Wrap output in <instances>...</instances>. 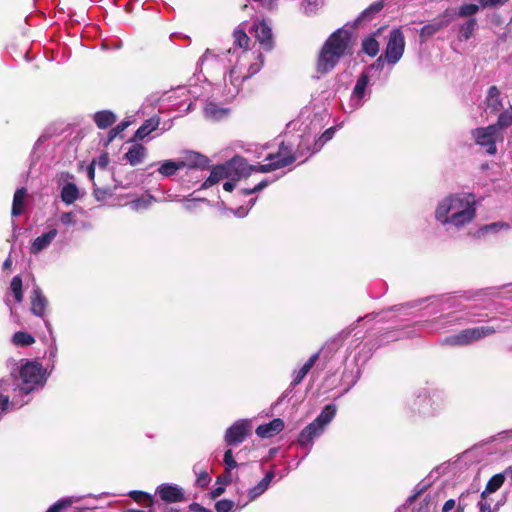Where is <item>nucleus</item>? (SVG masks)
<instances>
[{"instance_id": "obj_24", "label": "nucleus", "mask_w": 512, "mask_h": 512, "mask_svg": "<svg viewBox=\"0 0 512 512\" xmlns=\"http://www.w3.org/2000/svg\"><path fill=\"white\" fill-rule=\"evenodd\" d=\"M273 478L274 472H267L264 478L257 485L248 490V501H253L257 497L262 495L268 489Z\"/></svg>"}, {"instance_id": "obj_60", "label": "nucleus", "mask_w": 512, "mask_h": 512, "mask_svg": "<svg viewBox=\"0 0 512 512\" xmlns=\"http://www.w3.org/2000/svg\"><path fill=\"white\" fill-rule=\"evenodd\" d=\"M248 214V209L245 207H239L234 210V215L239 218H243Z\"/></svg>"}, {"instance_id": "obj_33", "label": "nucleus", "mask_w": 512, "mask_h": 512, "mask_svg": "<svg viewBox=\"0 0 512 512\" xmlns=\"http://www.w3.org/2000/svg\"><path fill=\"white\" fill-rule=\"evenodd\" d=\"M79 197V190L74 183H67L61 190V199L65 204L74 203Z\"/></svg>"}, {"instance_id": "obj_20", "label": "nucleus", "mask_w": 512, "mask_h": 512, "mask_svg": "<svg viewBox=\"0 0 512 512\" xmlns=\"http://www.w3.org/2000/svg\"><path fill=\"white\" fill-rule=\"evenodd\" d=\"M47 306V299L39 287H35L31 295V311L38 317H43Z\"/></svg>"}, {"instance_id": "obj_51", "label": "nucleus", "mask_w": 512, "mask_h": 512, "mask_svg": "<svg viewBox=\"0 0 512 512\" xmlns=\"http://www.w3.org/2000/svg\"><path fill=\"white\" fill-rule=\"evenodd\" d=\"M224 463H225L227 471H231V470L235 469L238 466L237 462L235 461V459L233 457V452H232L231 449H228L225 452V454H224Z\"/></svg>"}, {"instance_id": "obj_53", "label": "nucleus", "mask_w": 512, "mask_h": 512, "mask_svg": "<svg viewBox=\"0 0 512 512\" xmlns=\"http://www.w3.org/2000/svg\"><path fill=\"white\" fill-rule=\"evenodd\" d=\"M60 222L63 225L69 226L76 223V217L73 212H64L60 215Z\"/></svg>"}, {"instance_id": "obj_38", "label": "nucleus", "mask_w": 512, "mask_h": 512, "mask_svg": "<svg viewBox=\"0 0 512 512\" xmlns=\"http://www.w3.org/2000/svg\"><path fill=\"white\" fill-rule=\"evenodd\" d=\"M179 170H182L178 160H166L162 162L158 168V172L164 177L175 175Z\"/></svg>"}, {"instance_id": "obj_11", "label": "nucleus", "mask_w": 512, "mask_h": 512, "mask_svg": "<svg viewBox=\"0 0 512 512\" xmlns=\"http://www.w3.org/2000/svg\"><path fill=\"white\" fill-rule=\"evenodd\" d=\"M211 87V83H208L206 81H204L202 85L190 83L189 86L178 87L174 91V94L176 95L175 97L177 98L189 96L188 100H191L192 98L198 99L207 96L211 90Z\"/></svg>"}, {"instance_id": "obj_22", "label": "nucleus", "mask_w": 512, "mask_h": 512, "mask_svg": "<svg viewBox=\"0 0 512 512\" xmlns=\"http://www.w3.org/2000/svg\"><path fill=\"white\" fill-rule=\"evenodd\" d=\"M508 472L498 473L492 476L486 484L484 491L480 494L478 501H490L488 495L496 492L504 483L505 475Z\"/></svg>"}, {"instance_id": "obj_41", "label": "nucleus", "mask_w": 512, "mask_h": 512, "mask_svg": "<svg viewBox=\"0 0 512 512\" xmlns=\"http://www.w3.org/2000/svg\"><path fill=\"white\" fill-rule=\"evenodd\" d=\"M155 198L152 195L146 194L141 197L131 201L129 206L134 211H139L143 209H147L153 202Z\"/></svg>"}, {"instance_id": "obj_40", "label": "nucleus", "mask_w": 512, "mask_h": 512, "mask_svg": "<svg viewBox=\"0 0 512 512\" xmlns=\"http://www.w3.org/2000/svg\"><path fill=\"white\" fill-rule=\"evenodd\" d=\"M477 27V21L475 18H471L469 20H467L465 23H463L461 26H460V29H459V39L461 40H469L475 29Z\"/></svg>"}, {"instance_id": "obj_58", "label": "nucleus", "mask_w": 512, "mask_h": 512, "mask_svg": "<svg viewBox=\"0 0 512 512\" xmlns=\"http://www.w3.org/2000/svg\"><path fill=\"white\" fill-rule=\"evenodd\" d=\"M456 506V502L454 499H449L447 500L443 507H442V512H450L452 509H454Z\"/></svg>"}, {"instance_id": "obj_37", "label": "nucleus", "mask_w": 512, "mask_h": 512, "mask_svg": "<svg viewBox=\"0 0 512 512\" xmlns=\"http://www.w3.org/2000/svg\"><path fill=\"white\" fill-rule=\"evenodd\" d=\"M457 319L458 318L455 315L447 314L437 319H434L431 322H426V325L431 326L432 331H439L441 329L446 328L449 325H452Z\"/></svg>"}, {"instance_id": "obj_3", "label": "nucleus", "mask_w": 512, "mask_h": 512, "mask_svg": "<svg viewBox=\"0 0 512 512\" xmlns=\"http://www.w3.org/2000/svg\"><path fill=\"white\" fill-rule=\"evenodd\" d=\"M227 54L231 68L229 74L224 76L223 96L226 100H232L238 95L243 81L260 71L263 56L250 50L238 52L237 48H230Z\"/></svg>"}, {"instance_id": "obj_63", "label": "nucleus", "mask_w": 512, "mask_h": 512, "mask_svg": "<svg viewBox=\"0 0 512 512\" xmlns=\"http://www.w3.org/2000/svg\"><path fill=\"white\" fill-rule=\"evenodd\" d=\"M87 175H88V178L90 180H93L94 179V176H95V166L94 164H90L87 168Z\"/></svg>"}, {"instance_id": "obj_15", "label": "nucleus", "mask_w": 512, "mask_h": 512, "mask_svg": "<svg viewBox=\"0 0 512 512\" xmlns=\"http://www.w3.org/2000/svg\"><path fill=\"white\" fill-rule=\"evenodd\" d=\"M326 142L319 136L316 138L311 134H305L299 141V152L300 155L310 156L319 152Z\"/></svg>"}, {"instance_id": "obj_1", "label": "nucleus", "mask_w": 512, "mask_h": 512, "mask_svg": "<svg viewBox=\"0 0 512 512\" xmlns=\"http://www.w3.org/2000/svg\"><path fill=\"white\" fill-rule=\"evenodd\" d=\"M12 380L0 381V415L21 408L29 402L28 395L46 382V371L36 361L22 363Z\"/></svg>"}, {"instance_id": "obj_52", "label": "nucleus", "mask_w": 512, "mask_h": 512, "mask_svg": "<svg viewBox=\"0 0 512 512\" xmlns=\"http://www.w3.org/2000/svg\"><path fill=\"white\" fill-rule=\"evenodd\" d=\"M234 507V502L231 500L223 499L215 504L217 512H230Z\"/></svg>"}, {"instance_id": "obj_21", "label": "nucleus", "mask_w": 512, "mask_h": 512, "mask_svg": "<svg viewBox=\"0 0 512 512\" xmlns=\"http://www.w3.org/2000/svg\"><path fill=\"white\" fill-rule=\"evenodd\" d=\"M384 7L383 1H377L371 4L368 8L361 12V14L354 20L353 26H362L371 21L376 14H378Z\"/></svg>"}, {"instance_id": "obj_54", "label": "nucleus", "mask_w": 512, "mask_h": 512, "mask_svg": "<svg viewBox=\"0 0 512 512\" xmlns=\"http://www.w3.org/2000/svg\"><path fill=\"white\" fill-rule=\"evenodd\" d=\"M92 164H94L95 167L98 166L101 169H105L109 164V157L106 153H103L97 159H94Z\"/></svg>"}, {"instance_id": "obj_23", "label": "nucleus", "mask_w": 512, "mask_h": 512, "mask_svg": "<svg viewBox=\"0 0 512 512\" xmlns=\"http://www.w3.org/2000/svg\"><path fill=\"white\" fill-rule=\"evenodd\" d=\"M503 107L500 91L496 86H491L486 96V111L497 113Z\"/></svg>"}, {"instance_id": "obj_14", "label": "nucleus", "mask_w": 512, "mask_h": 512, "mask_svg": "<svg viewBox=\"0 0 512 512\" xmlns=\"http://www.w3.org/2000/svg\"><path fill=\"white\" fill-rule=\"evenodd\" d=\"M181 169L187 168V169H193V168H200L204 169L209 164V159L194 151H186L183 153V155L177 159Z\"/></svg>"}, {"instance_id": "obj_13", "label": "nucleus", "mask_w": 512, "mask_h": 512, "mask_svg": "<svg viewBox=\"0 0 512 512\" xmlns=\"http://www.w3.org/2000/svg\"><path fill=\"white\" fill-rule=\"evenodd\" d=\"M58 235V230L55 227H51L48 231L42 233L31 241L29 246V252L32 255H38L42 251L46 250Z\"/></svg>"}, {"instance_id": "obj_30", "label": "nucleus", "mask_w": 512, "mask_h": 512, "mask_svg": "<svg viewBox=\"0 0 512 512\" xmlns=\"http://www.w3.org/2000/svg\"><path fill=\"white\" fill-rule=\"evenodd\" d=\"M146 155V149L139 144L133 145L125 154V158L131 165L140 164Z\"/></svg>"}, {"instance_id": "obj_39", "label": "nucleus", "mask_w": 512, "mask_h": 512, "mask_svg": "<svg viewBox=\"0 0 512 512\" xmlns=\"http://www.w3.org/2000/svg\"><path fill=\"white\" fill-rule=\"evenodd\" d=\"M12 343L15 346L26 347L35 343V338L24 331H18L12 336Z\"/></svg>"}, {"instance_id": "obj_29", "label": "nucleus", "mask_w": 512, "mask_h": 512, "mask_svg": "<svg viewBox=\"0 0 512 512\" xmlns=\"http://www.w3.org/2000/svg\"><path fill=\"white\" fill-rule=\"evenodd\" d=\"M93 119L98 128L105 129L116 121V116L109 110H103L96 112Z\"/></svg>"}, {"instance_id": "obj_35", "label": "nucleus", "mask_w": 512, "mask_h": 512, "mask_svg": "<svg viewBox=\"0 0 512 512\" xmlns=\"http://www.w3.org/2000/svg\"><path fill=\"white\" fill-rule=\"evenodd\" d=\"M159 125V120L156 118H150L146 120L136 131L135 138L138 140L144 139L152 131H154Z\"/></svg>"}, {"instance_id": "obj_61", "label": "nucleus", "mask_w": 512, "mask_h": 512, "mask_svg": "<svg viewBox=\"0 0 512 512\" xmlns=\"http://www.w3.org/2000/svg\"><path fill=\"white\" fill-rule=\"evenodd\" d=\"M190 510L193 511V512H208L207 509L205 507H203L202 505L198 504V503H192L190 506H189Z\"/></svg>"}, {"instance_id": "obj_2", "label": "nucleus", "mask_w": 512, "mask_h": 512, "mask_svg": "<svg viewBox=\"0 0 512 512\" xmlns=\"http://www.w3.org/2000/svg\"><path fill=\"white\" fill-rule=\"evenodd\" d=\"M476 216V199L471 193H454L442 198L436 205L434 217L446 230H460Z\"/></svg>"}, {"instance_id": "obj_26", "label": "nucleus", "mask_w": 512, "mask_h": 512, "mask_svg": "<svg viewBox=\"0 0 512 512\" xmlns=\"http://www.w3.org/2000/svg\"><path fill=\"white\" fill-rule=\"evenodd\" d=\"M228 114V109L219 107L213 102H207L204 107V116L208 120L217 121L223 119Z\"/></svg>"}, {"instance_id": "obj_16", "label": "nucleus", "mask_w": 512, "mask_h": 512, "mask_svg": "<svg viewBox=\"0 0 512 512\" xmlns=\"http://www.w3.org/2000/svg\"><path fill=\"white\" fill-rule=\"evenodd\" d=\"M413 409L424 416H432L441 409V404L430 396H419L413 403Z\"/></svg>"}, {"instance_id": "obj_5", "label": "nucleus", "mask_w": 512, "mask_h": 512, "mask_svg": "<svg viewBox=\"0 0 512 512\" xmlns=\"http://www.w3.org/2000/svg\"><path fill=\"white\" fill-rule=\"evenodd\" d=\"M249 167L243 158L234 157L223 164L214 166L201 188H209L223 179L239 180L241 177L248 176L253 172Z\"/></svg>"}, {"instance_id": "obj_9", "label": "nucleus", "mask_w": 512, "mask_h": 512, "mask_svg": "<svg viewBox=\"0 0 512 512\" xmlns=\"http://www.w3.org/2000/svg\"><path fill=\"white\" fill-rule=\"evenodd\" d=\"M405 49L404 34L399 28H395L390 32L388 43L385 50V60L395 65L403 56Z\"/></svg>"}, {"instance_id": "obj_19", "label": "nucleus", "mask_w": 512, "mask_h": 512, "mask_svg": "<svg viewBox=\"0 0 512 512\" xmlns=\"http://www.w3.org/2000/svg\"><path fill=\"white\" fill-rule=\"evenodd\" d=\"M284 428V422L280 418L273 419L269 423L260 425L256 429V434L261 438H270L280 433Z\"/></svg>"}, {"instance_id": "obj_46", "label": "nucleus", "mask_w": 512, "mask_h": 512, "mask_svg": "<svg viewBox=\"0 0 512 512\" xmlns=\"http://www.w3.org/2000/svg\"><path fill=\"white\" fill-rule=\"evenodd\" d=\"M498 126V130L500 131L503 128L509 127L512 125V106L506 109L504 112L500 113L498 117V121L495 124Z\"/></svg>"}, {"instance_id": "obj_56", "label": "nucleus", "mask_w": 512, "mask_h": 512, "mask_svg": "<svg viewBox=\"0 0 512 512\" xmlns=\"http://www.w3.org/2000/svg\"><path fill=\"white\" fill-rule=\"evenodd\" d=\"M210 481V477L206 471L201 472L197 477V484L201 487H205Z\"/></svg>"}, {"instance_id": "obj_43", "label": "nucleus", "mask_w": 512, "mask_h": 512, "mask_svg": "<svg viewBox=\"0 0 512 512\" xmlns=\"http://www.w3.org/2000/svg\"><path fill=\"white\" fill-rule=\"evenodd\" d=\"M233 37L235 43V46L233 48H237L238 52H240L241 50H248L247 48L250 39L243 30L236 29L233 33Z\"/></svg>"}, {"instance_id": "obj_7", "label": "nucleus", "mask_w": 512, "mask_h": 512, "mask_svg": "<svg viewBox=\"0 0 512 512\" xmlns=\"http://www.w3.org/2000/svg\"><path fill=\"white\" fill-rule=\"evenodd\" d=\"M472 137L476 144L486 149L490 155L497 153L496 140L500 136V131L497 125H489L487 127H480L473 129Z\"/></svg>"}, {"instance_id": "obj_32", "label": "nucleus", "mask_w": 512, "mask_h": 512, "mask_svg": "<svg viewBox=\"0 0 512 512\" xmlns=\"http://www.w3.org/2000/svg\"><path fill=\"white\" fill-rule=\"evenodd\" d=\"M335 414L336 406L333 404L326 405L313 422L317 423L321 428L325 429V427L335 417Z\"/></svg>"}, {"instance_id": "obj_44", "label": "nucleus", "mask_w": 512, "mask_h": 512, "mask_svg": "<svg viewBox=\"0 0 512 512\" xmlns=\"http://www.w3.org/2000/svg\"><path fill=\"white\" fill-rule=\"evenodd\" d=\"M474 498H477V494L475 491L468 490V491L462 493L459 497L456 512H464V510L473 501Z\"/></svg>"}, {"instance_id": "obj_8", "label": "nucleus", "mask_w": 512, "mask_h": 512, "mask_svg": "<svg viewBox=\"0 0 512 512\" xmlns=\"http://www.w3.org/2000/svg\"><path fill=\"white\" fill-rule=\"evenodd\" d=\"M368 84L369 75L366 72H363L356 81L349 101L346 105H343V110L346 113H352L363 106L365 97L369 94L367 91Z\"/></svg>"}, {"instance_id": "obj_42", "label": "nucleus", "mask_w": 512, "mask_h": 512, "mask_svg": "<svg viewBox=\"0 0 512 512\" xmlns=\"http://www.w3.org/2000/svg\"><path fill=\"white\" fill-rule=\"evenodd\" d=\"M23 284L20 276H14L11 280L9 290L13 294L16 302L23 301Z\"/></svg>"}, {"instance_id": "obj_10", "label": "nucleus", "mask_w": 512, "mask_h": 512, "mask_svg": "<svg viewBox=\"0 0 512 512\" xmlns=\"http://www.w3.org/2000/svg\"><path fill=\"white\" fill-rule=\"evenodd\" d=\"M250 430V421L245 419L238 420L226 430L225 442L227 445L240 444L246 439Z\"/></svg>"}, {"instance_id": "obj_45", "label": "nucleus", "mask_w": 512, "mask_h": 512, "mask_svg": "<svg viewBox=\"0 0 512 512\" xmlns=\"http://www.w3.org/2000/svg\"><path fill=\"white\" fill-rule=\"evenodd\" d=\"M511 228V225L506 222H494L487 224L483 226L480 229L481 234H487V233H498L502 230H509Z\"/></svg>"}, {"instance_id": "obj_64", "label": "nucleus", "mask_w": 512, "mask_h": 512, "mask_svg": "<svg viewBox=\"0 0 512 512\" xmlns=\"http://www.w3.org/2000/svg\"><path fill=\"white\" fill-rule=\"evenodd\" d=\"M224 492V488L219 486L212 490L211 495L213 498L219 497Z\"/></svg>"}, {"instance_id": "obj_57", "label": "nucleus", "mask_w": 512, "mask_h": 512, "mask_svg": "<svg viewBox=\"0 0 512 512\" xmlns=\"http://www.w3.org/2000/svg\"><path fill=\"white\" fill-rule=\"evenodd\" d=\"M336 132V127L328 128L320 137L327 143L330 141Z\"/></svg>"}, {"instance_id": "obj_36", "label": "nucleus", "mask_w": 512, "mask_h": 512, "mask_svg": "<svg viewBox=\"0 0 512 512\" xmlns=\"http://www.w3.org/2000/svg\"><path fill=\"white\" fill-rule=\"evenodd\" d=\"M449 19L447 20H439L430 24H427L421 28L420 36L424 38H428L436 34L438 31L443 29L449 24Z\"/></svg>"}, {"instance_id": "obj_18", "label": "nucleus", "mask_w": 512, "mask_h": 512, "mask_svg": "<svg viewBox=\"0 0 512 512\" xmlns=\"http://www.w3.org/2000/svg\"><path fill=\"white\" fill-rule=\"evenodd\" d=\"M157 493L165 502H180L184 499L183 489L177 485L162 484L158 487Z\"/></svg>"}, {"instance_id": "obj_28", "label": "nucleus", "mask_w": 512, "mask_h": 512, "mask_svg": "<svg viewBox=\"0 0 512 512\" xmlns=\"http://www.w3.org/2000/svg\"><path fill=\"white\" fill-rule=\"evenodd\" d=\"M26 195L27 190L24 187L15 191L11 211L13 217H17L23 213Z\"/></svg>"}, {"instance_id": "obj_12", "label": "nucleus", "mask_w": 512, "mask_h": 512, "mask_svg": "<svg viewBox=\"0 0 512 512\" xmlns=\"http://www.w3.org/2000/svg\"><path fill=\"white\" fill-rule=\"evenodd\" d=\"M252 30L254 32V36L265 50H271L273 48V35L272 29L270 25L262 21H257L253 24Z\"/></svg>"}, {"instance_id": "obj_25", "label": "nucleus", "mask_w": 512, "mask_h": 512, "mask_svg": "<svg viewBox=\"0 0 512 512\" xmlns=\"http://www.w3.org/2000/svg\"><path fill=\"white\" fill-rule=\"evenodd\" d=\"M319 352L314 353L309 357V359L304 363V365L297 371H294L293 373V380L291 382V385L297 386L302 382V380L305 378L307 373L310 371V369L314 366L316 361L319 358Z\"/></svg>"}, {"instance_id": "obj_17", "label": "nucleus", "mask_w": 512, "mask_h": 512, "mask_svg": "<svg viewBox=\"0 0 512 512\" xmlns=\"http://www.w3.org/2000/svg\"><path fill=\"white\" fill-rule=\"evenodd\" d=\"M323 432L324 429L321 428L320 425L312 422L300 432L298 443L301 447H307L308 450H310L314 439L319 437Z\"/></svg>"}, {"instance_id": "obj_55", "label": "nucleus", "mask_w": 512, "mask_h": 512, "mask_svg": "<svg viewBox=\"0 0 512 512\" xmlns=\"http://www.w3.org/2000/svg\"><path fill=\"white\" fill-rule=\"evenodd\" d=\"M268 183H269V182H268L267 180H263V181L259 182L257 185H255L253 188H250V189H248V188L243 189V190H242V193H243L244 195H250V194H252V193L259 192V191H261L262 189H264L265 187H267Z\"/></svg>"}, {"instance_id": "obj_48", "label": "nucleus", "mask_w": 512, "mask_h": 512, "mask_svg": "<svg viewBox=\"0 0 512 512\" xmlns=\"http://www.w3.org/2000/svg\"><path fill=\"white\" fill-rule=\"evenodd\" d=\"M129 126L128 121H123L120 124H118L116 127L112 128L108 132V138L106 141V145L112 142L120 133H122L127 127Z\"/></svg>"}, {"instance_id": "obj_49", "label": "nucleus", "mask_w": 512, "mask_h": 512, "mask_svg": "<svg viewBox=\"0 0 512 512\" xmlns=\"http://www.w3.org/2000/svg\"><path fill=\"white\" fill-rule=\"evenodd\" d=\"M478 10H479V7L476 4H472V3L464 4L459 8L457 15L459 17H468V16H472V15L476 14L478 12Z\"/></svg>"}, {"instance_id": "obj_50", "label": "nucleus", "mask_w": 512, "mask_h": 512, "mask_svg": "<svg viewBox=\"0 0 512 512\" xmlns=\"http://www.w3.org/2000/svg\"><path fill=\"white\" fill-rule=\"evenodd\" d=\"M501 505H502L501 502H497L494 505V508H492L491 501H478L477 500V507L479 509L478 512H497Z\"/></svg>"}, {"instance_id": "obj_31", "label": "nucleus", "mask_w": 512, "mask_h": 512, "mask_svg": "<svg viewBox=\"0 0 512 512\" xmlns=\"http://www.w3.org/2000/svg\"><path fill=\"white\" fill-rule=\"evenodd\" d=\"M381 29H378L372 35L366 37L362 41V50L369 56L374 57L379 52V43L376 40V35L380 33Z\"/></svg>"}, {"instance_id": "obj_59", "label": "nucleus", "mask_w": 512, "mask_h": 512, "mask_svg": "<svg viewBox=\"0 0 512 512\" xmlns=\"http://www.w3.org/2000/svg\"><path fill=\"white\" fill-rule=\"evenodd\" d=\"M237 181H238V180H231V179H229V181H227V182H225V183L223 184V189H224L225 191H227V192H232V191H233V189H234V188H235V186H236V182H237Z\"/></svg>"}, {"instance_id": "obj_47", "label": "nucleus", "mask_w": 512, "mask_h": 512, "mask_svg": "<svg viewBox=\"0 0 512 512\" xmlns=\"http://www.w3.org/2000/svg\"><path fill=\"white\" fill-rule=\"evenodd\" d=\"M80 499L81 497H67L65 499L59 500L53 504L46 512H59L62 508L68 507Z\"/></svg>"}, {"instance_id": "obj_6", "label": "nucleus", "mask_w": 512, "mask_h": 512, "mask_svg": "<svg viewBox=\"0 0 512 512\" xmlns=\"http://www.w3.org/2000/svg\"><path fill=\"white\" fill-rule=\"evenodd\" d=\"M299 152V144L294 149V145L281 142L279 149L275 154H269L266 157L267 164L250 165L249 169L253 172L267 173L292 164L296 159L303 157Z\"/></svg>"}, {"instance_id": "obj_27", "label": "nucleus", "mask_w": 512, "mask_h": 512, "mask_svg": "<svg viewBox=\"0 0 512 512\" xmlns=\"http://www.w3.org/2000/svg\"><path fill=\"white\" fill-rule=\"evenodd\" d=\"M442 344L449 346H464L471 344L468 329L462 330L455 335L448 336L442 340Z\"/></svg>"}, {"instance_id": "obj_34", "label": "nucleus", "mask_w": 512, "mask_h": 512, "mask_svg": "<svg viewBox=\"0 0 512 512\" xmlns=\"http://www.w3.org/2000/svg\"><path fill=\"white\" fill-rule=\"evenodd\" d=\"M495 331H496V329L491 326L468 328V333H469V337L471 338V343H474V342L479 341L489 335H492L495 333Z\"/></svg>"}, {"instance_id": "obj_62", "label": "nucleus", "mask_w": 512, "mask_h": 512, "mask_svg": "<svg viewBox=\"0 0 512 512\" xmlns=\"http://www.w3.org/2000/svg\"><path fill=\"white\" fill-rule=\"evenodd\" d=\"M383 63H384V59H383V56H380L376 61L375 63H373L371 66H370V69H381L383 67Z\"/></svg>"}, {"instance_id": "obj_4", "label": "nucleus", "mask_w": 512, "mask_h": 512, "mask_svg": "<svg viewBox=\"0 0 512 512\" xmlns=\"http://www.w3.org/2000/svg\"><path fill=\"white\" fill-rule=\"evenodd\" d=\"M350 50L349 32L343 28L338 29L325 42L317 61V71L328 73L336 66L341 57L350 53Z\"/></svg>"}]
</instances>
